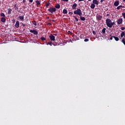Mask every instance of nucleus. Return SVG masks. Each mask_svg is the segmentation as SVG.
<instances>
[{"label": "nucleus", "instance_id": "obj_1", "mask_svg": "<svg viewBox=\"0 0 125 125\" xmlns=\"http://www.w3.org/2000/svg\"><path fill=\"white\" fill-rule=\"evenodd\" d=\"M74 14H77L78 15H79V16H82L83 15V13L82 12V10H81V9H78L76 10H75L74 11Z\"/></svg>", "mask_w": 125, "mask_h": 125}, {"label": "nucleus", "instance_id": "obj_2", "mask_svg": "<svg viewBox=\"0 0 125 125\" xmlns=\"http://www.w3.org/2000/svg\"><path fill=\"white\" fill-rule=\"evenodd\" d=\"M111 22L112 21L110 19H106V20H105V23L106 24V25L107 26V27H109V28H110Z\"/></svg>", "mask_w": 125, "mask_h": 125}, {"label": "nucleus", "instance_id": "obj_3", "mask_svg": "<svg viewBox=\"0 0 125 125\" xmlns=\"http://www.w3.org/2000/svg\"><path fill=\"white\" fill-rule=\"evenodd\" d=\"M48 11L50 12V13H53V12H55L56 11V8L55 7H50L49 9H48Z\"/></svg>", "mask_w": 125, "mask_h": 125}, {"label": "nucleus", "instance_id": "obj_4", "mask_svg": "<svg viewBox=\"0 0 125 125\" xmlns=\"http://www.w3.org/2000/svg\"><path fill=\"white\" fill-rule=\"evenodd\" d=\"M49 38L51 41H52L53 42H54V41H55V37H54L53 34H51L49 36Z\"/></svg>", "mask_w": 125, "mask_h": 125}, {"label": "nucleus", "instance_id": "obj_5", "mask_svg": "<svg viewBox=\"0 0 125 125\" xmlns=\"http://www.w3.org/2000/svg\"><path fill=\"white\" fill-rule=\"evenodd\" d=\"M30 33H32L33 34H34V35H35L36 36H37L38 33V31H37L36 30H32L31 29L30 30Z\"/></svg>", "mask_w": 125, "mask_h": 125}, {"label": "nucleus", "instance_id": "obj_6", "mask_svg": "<svg viewBox=\"0 0 125 125\" xmlns=\"http://www.w3.org/2000/svg\"><path fill=\"white\" fill-rule=\"evenodd\" d=\"M117 24H118V25H120V24H122V23H123V19L120 18L118 20V21H117Z\"/></svg>", "mask_w": 125, "mask_h": 125}, {"label": "nucleus", "instance_id": "obj_7", "mask_svg": "<svg viewBox=\"0 0 125 125\" xmlns=\"http://www.w3.org/2000/svg\"><path fill=\"white\" fill-rule=\"evenodd\" d=\"M20 26V24L19 23V21H17L15 25V27H16V28H19Z\"/></svg>", "mask_w": 125, "mask_h": 125}, {"label": "nucleus", "instance_id": "obj_8", "mask_svg": "<svg viewBox=\"0 0 125 125\" xmlns=\"http://www.w3.org/2000/svg\"><path fill=\"white\" fill-rule=\"evenodd\" d=\"M14 9L15 10H17L18 12H20V11H18V5H17V4H15L14 5Z\"/></svg>", "mask_w": 125, "mask_h": 125}, {"label": "nucleus", "instance_id": "obj_9", "mask_svg": "<svg viewBox=\"0 0 125 125\" xmlns=\"http://www.w3.org/2000/svg\"><path fill=\"white\" fill-rule=\"evenodd\" d=\"M96 18L97 20H102L103 17L102 16H101V15H97L96 16Z\"/></svg>", "mask_w": 125, "mask_h": 125}, {"label": "nucleus", "instance_id": "obj_10", "mask_svg": "<svg viewBox=\"0 0 125 125\" xmlns=\"http://www.w3.org/2000/svg\"><path fill=\"white\" fill-rule=\"evenodd\" d=\"M119 4H120L119 0L115 1L114 3V6H118V5H119Z\"/></svg>", "mask_w": 125, "mask_h": 125}, {"label": "nucleus", "instance_id": "obj_11", "mask_svg": "<svg viewBox=\"0 0 125 125\" xmlns=\"http://www.w3.org/2000/svg\"><path fill=\"white\" fill-rule=\"evenodd\" d=\"M6 21V19H5V18L2 17L1 18V21L3 23H5V21Z\"/></svg>", "mask_w": 125, "mask_h": 125}, {"label": "nucleus", "instance_id": "obj_12", "mask_svg": "<svg viewBox=\"0 0 125 125\" xmlns=\"http://www.w3.org/2000/svg\"><path fill=\"white\" fill-rule=\"evenodd\" d=\"M93 3L94 4H97V5H98V1L97 0H93Z\"/></svg>", "mask_w": 125, "mask_h": 125}, {"label": "nucleus", "instance_id": "obj_13", "mask_svg": "<svg viewBox=\"0 0 125 125\" xmlns=\"http://www.w3.org/2000/svg\"><path fill=\"white\" fill-rule=\"evenodd\" d=\"M77 3H75L73 4V6H72V8L73 9H76L77 8Z\"/></svg>", "mask_w": 125, "mask_h": 125}, {"label": "nucleus", "instance_id": "obj_14", "mask_svg": "<svg viewBox=\"0 0 125 125\" xmlns=\"http://www.w3.org/2000/svg\"><path fill=\"white\" fill-rule=\"evenodd\" d=\"M113 38H114L115 41H116V42H118V41L120 40V39H119V37L117 36H113Z\"/></svg>", "mask_w": 125, "mask_h": 125}, {"label": "nucleus", "instance_id": "obj_15", "mask_svg": "<svg viewBox=\"0 0 125 125\" xmlns=\"http://www.w3.org/2000/svg\"><path fill=\"white\" fill-rule=\"evenodd\" d=\"M122 7L123 8H125V6H123V5H120L119 6H118L117 7V9H118V10H119V9H121V8H122Z\"/></svg>", "mask_w": 125, "mask_h": 125}, {"label": "nucleus", "instance_id": "obj_16", "mask_svg": "<svg viewBox=\"0 0 125 125\" xmlns=\"http://www.w3.org/2000/svg\"><path fill=\"white\" fill-rule=\"evenodd\" d=\"M80 16V19L82 21H85V18L84 17H82V16Z\"/></svg>", "mask_w": 125, "mask_h": 125}, {"label": "nucleus", "instance_id": "obj_17", "mask_svg": "<svg viewBox=\"0 0 125 125\" xmlns=\"http://www.w3.org/2000/svg\"><path fill=\"white\" fill-rule=\"evenodd\" d=\"M19 18L22 21V20H24V16H19Z\"/></svg>", "mask_w": 125, "mask_h": 125}, {"label": "nucleus", "instance_id": "obj_18", "mask_svg": "<svg viewBox=\"0 0 125 125\" xmlns=\"http://www.w3.org/2000/svg\"><path fill=\"white\" fill-rule=\"evenodd\" d=\"M36 5L38 6V5H40L41 4V1H40L39 0H37L36 1Z\"/></svg>", "mask_w": 125, "mask_h": 125}, {"label": "nucleus", "instance_id": "obj_19", "mask_svg": "<svg viewBox=\"0 0 125 125\" xmlns=\"http://www.w3.org/2000/svg\"><path fill=\"white\" fill-rule=\"evenodd\" d=\"M11 11H12V9L10 8L8 9V14H11Z\"/></svg>", "mask_w": 125, "mask_h": 125}, {"label": "nucleus", "instance_id": "obj_20", "mask_svg": "<svg viewBox=\"0 0 125 125\" xmlns=\"http://www.w3.org/2000/svg\"><path fill=\"white\" fill-rule=\"evenodd\" d=\"M91 8H92V9H94L95 7V4H91V6H90Z\"/></svg>", "mask_w": 125, "mask_h": 125}, {"label": "nucleus", "instance_id": "obj_21", "mask_svg": "<svg viewBox=\"0 0 125 125\" xmlns=\"http://www.w3.org/2000/svg\"><path fill=\"white\" fill-rule=\"evenodd\" d=\"M49 4H50V3L47 2H45V6L46 7H48V6H49Z\"/></svg>", "mask_w": 125, "mask_h": 125}, {"label": "nucleus", "instance_id": "obj_22", "mask_svg": "<svg viewBox=\"0 0 125 125\" xmlns=\"http://www.w3.org/2000/svg\"><path fill=\"white\" fill-rule=\"evenodd\" d=\"M55 7L56 8H58V9H59V8H60V4H57L55 6Z\"/></svg>", "mask_w": 125, "mask_h": 125}, {"label": "nucleus", "instance_id": "obj_23", "mask_svg": "<svg viewBox=\"0 0 125 125\" xmlns=\"http://www.w3.org/2000/svg\"><path fill=\"white\" fill-rule=\"evenodd\" d=\"M125 31H122V33L121 34V38H123V37H124V36H125Z\"/></svg>", "mask_w": 125, "mask_h": 125}, {"label": "nucleus", "instance_id": "obj_24", "mask_svg": "<svg viewBox=\"0 0 125 125\" xmlns=\"http://www.w3.org/2000/svg\"><path fill=\"white\" fill-rule=\"evenodd\" d=\"M105 33H106V28H104L102 29V33L103 34H105Z\"/></svg>", "mask_w": 125, "mask_h": 125}, {"label": "nucleus", "instance_id": "obj_25", "mask_svg": "<svg viewBox=\"0 0 125 125\" xmlns=\"http://www.w3.org/2000/svg\"><path fill=\"white\" fill-rule=\"evenodd\" d=\"M63 14H67L68 13V12L67 11L66 9H63Z\"/></svg>", "mask_w": 125, "mask_h": 125}, {"label": "nucleus", "instance_id": "obj_26", "mask_svg": "<svg viewBox=\"0 0 125 125\" xmlns=\"http://www.w3.org/2000/svg\"><path fill=\"white\" fill-rule=\"evenodd\" d=\"M115 25V22H112L111 21V23H110V26L109 28H112V27H113V26Z\"/></svg>", "mask_w": 125, "mask_h": 125}, {"label": "nucleus", "instance_id": "obj_27", "mask_svg": "<svg viewBox=\"0 0 125 125\" xmlns=\"http://www.w3.org/2000/svg\"><path fill=\"white\" fill-rule=\"evenodd\" d=\"M52 44L54 46H56V45H59V44H58V43H56L55 42H53Z\"/></svg>", "mask_w": 125, "mask_h": 125}, {"label": "nucleus", "instance_id": "obj_28", "mask_svg": "<svg viewBox=\"0 0 125 125\" xmlns=\"http://www.w3.org/2000/svg\"><path fill=\"white\" fill-rule=\"evenodd\" d=\"M0 16L1 17H5V15H4V13H0Z\"/></svg>", "mask_w": 125, "mask_h": 125}, {"label": "nucleus", "instance_id": "obj_29", "mask_svg": "<svg viewBox=\"0 0 125 125\" xmlns=\"http://www.w3.org/2000/svg\"><path fill=\"white\" fill-rule=\"evenodd\" d=\"M52 42H48L47 43V45H48V44H49V45H50L51 46H52Z\"/></svg>", "mask_w": 125, "mask_h": 125}, {"label": "nucleus", "instance_id": "obj_30", "mask_svg": "<svg viewBox=\"0 0 125 125\" xmlns=\"http://www.w3.org/2000/svg\"><path fill=\"white\" fill-rule=\"evenodd\" d=\"M32 23L33 24H34L35 26H37V22L36 21H33Z\"/></svg>", "mask_w": 125, "mask_h": 125}, {"label": "nucleus", "instance_id": "obj_31", "mask_svg": "<svg viewBox=\"0 0 125 125\" xmlns=\"http://www.w3.org/2000/svg\"><path fill=\"white\" fill-rule=\"evenodd\" d=\"M41 39L42 41H46V39H45V38L43 37H41Z\"/></svg>", "mask_w": 125, "mask_h": 125}, {"label": "nucleus", "instance_id": "obj_32", "mask_svg": "<svg viewBox=\"0 0 125 125\" xmlns=\"http://www.w3.org/2000/svg\"><path fill=\"white\" fill-rule=\"evenodd\" d=\"M73 17H74L75 20L77 21V22H78V21H79V19L78 18H77V17L76 16H73Z\"/></svg>", "mask_w": 125, "mask_h": 125}, {"label": "nucleus", "instance_id": "obj_33", "mask_svg": "<svg viewBox=\"0 0 125 125\" xmlns=\"http://www.w3.org/2000/svg\"><path fill=\"white\" fill-rule=\"evenodd\" d=\"M89 41V40L87 39H84V42H88Z\"/></svg>", "mask_w": 125, "mask_h": 125}, {"label": "nucleus", "instance_id": "obj_34", "mask_svg": "<svg viewBox=\"0 0 125 125\" xmlns=\"http://www.w3.org/2000/svg\"><path fill=\"white\" fill-rule=\"evenodd\" d=\"M122 16H123L124 18L125 19V13H122Z\"/></svg>", "mask_w": 125, "mask_h": 125}, {"label": "nucleus", "instance_id": "obj_35", "mask_svg": "<svg viewBox=\"0 0 125 125\" xmlns=\"http://www.w3.org/2000/svg\"><path fill=\"white\" fill-rule=\"evenodd\" d=\"M110 36L111 37L110 38V40H111V41H112V40H113V36H112V35H110Z\"/></svg>", "mask_w": 125, "mask_h": 125}, {"label": "nucleus", "instance_id": "obj_36", "mask_svg": "<svg viewBox=\"0 0 125 125\" xmlns=\"http://www.w3.org/2000/svg\"><path fill=\"white\" fill-rule=\"evenodd\" d=\"M121 30L122 31H124V30H125V27H121Z\"/></svg>", "mask_w": 125, "mask_h": 125}, {"label": "nucleus", "instance_id": "obj_37", "mask_svg": "<svg viewBox=\"0 0 125 125\" xmlns=\"http://www.w3.org/2000/svg\"><path fill=\"white\" fill-rule=\"evenodd\" d=\"M92 33H93V35H96V32H95V31H93L92 32Z\"/></svg>", "mask_w": 125, "mask_h": 125}, {"label": "nucleus", "instance_id": "obj_38", "mask_svg": "<svg viewBox=\"0 0 125 125\" xmlns=\"http://www.w3.org/2000/svg\"><path fill=\"white\" fill-rule=\"evenodd\" d=\"M22 26H23V27H25L26 26V24L22 23Z\"/></svg>", "mask_w": 125, "mask_h": 125}, {"label": "nucleus", "instance_id": "obj_39", "mask_svg": "<svg viewBox=\"0 0 125 125\" xmlns=\"http://www.w3.org/2000/svg\"><path fill=\"white\" fill-rule=\"evenodd\" d=\"M68 14H71V15H72V14H73V12H69Z\"/></svg>", "mask_w": 125, "mask_h": 125}, {"label": "nucleus", "instance_id": "obj_40", "mask_svg": "<svg viewBox=\"0 0 125 125\" xmlns=\"http://www.w3.org/2000/svg\"><path fill=\"white\" fill-rule=\"evenodd\" d=\"M25 2H26V0H23V3H25Z\"/></svg>", "mask_w": 125, "mask_h": 125}, {"label": "nucleus", "instance_id": "obj_41", "mask_svg": "<svg viewBox=\"0 0 125 125\" xmlns=\"http://www.w3.org/2000/svg\"><path fill=\"white\" fill-rule=\"evenodd\" d=\"M48 25H49V26H51V25H52V24H51V23H48Z\"/></svg>", "mask_w": 125, "mask_h": 125}, {"label": "nucleus", "instance_id": "obj_42", "mask_svg": "<svg viewBox=\"0 0 125 125\" xmlns=\"http://www.w3.org/2000/svg\"><path fill=\"white\" fill-rule=\"evenodd\" d=\"M33 0H29V2H33Z\"/></svg>", "mask_w": 125, "mask_h": 125}, {"label": "nucleus", "instance_id": "obj_43", "mask_svg": "<svg viewBox=\"0 0 125 125\" xmlns=\"http://www.w3.org/2000/svg\"><path fill=\"white\" fill-rule=\"evenodd\" d=\"M84 0H78V1H83Z\"/></svg>", "mask_w": 125, "mask_h": 125}, {"label": "nucleus", "instance_id": "obj_44", "mask_svg": "<svg viewBox=\"0 0 125 125\" xmlns=\"http://www.w3.org/2000/svg\"><path fill=\"white\" fill-rule=\"evenodd\" d=\"M104 1H105V0H101V2H103Z\"/></svg>", "mask_w": 125, "mask_h": 125}, {"label": "nucleus", "instance_id": "obj_45", "mask_svg": "<svg viewBox=\"0 0 125 125\" xmlns=\"http://www.w3.org/2000/svg\"><path fill=\"white\" fill-rule=\"evenodd\" d=\"M63 0V1H68V0Z\"/></svg>", "mask_w": 125, "mask_h": 125}, {"label": "nucleus", "instance_id": "obj_46", "mask_svg": "<svg viewBox=\"0 0 125 125\" xmlns=\"http://www.w3.org/2000/svg\"><path fill=\"white\" fill-rule=\"evenodd\" d=\"M53 36H57V34H54Z\"/></svg>", "mask_w": 125, "mask_h": 125}, {"label": "nucleus", "instance_id": "obj_47", "mask_svg": "<svg viewBox=\"0 0 125 125\" xmlns=\"http://www.w3.org/2000/svg\"><path fill=\"white\" fill-rule=\"evenodd\" d=\"M109 15H110V14H106V16H109Z\"/></svg>", "mask_w": 125, "mask_h": 125}, {"label": "nucleus", "instance_id": "obj_48", "mask_svg": "<svg viewBox=\"0 0 125 125\" xmlns=\"http://www.w3.org/2000/svg\"><path fill=\"white\" fill-rule=\"evenodd\" d=\"M88 0V1H90L91 0Z\"/></svg>", "mask_w": 125, "mask_h": 125}, {"label": "nucleus", "instance_id": "obj_49", "mask_svg": "<svg viewBox=\"0 0 125 125\" xmlns=\"http://www.w3.org/2000/svg\"><path fill=\"white\" fill-rule=\"evenodd\" d=\"M53 21V22H55V21L54 20H53V21Z\"/></svg>", "mask_w": 125, "mask_h": 125}, {"label": "nucleus", "instance_id": "obj_50", "mask_svg": "<svg viewBox=\"0 0 125 125\" xmlns=\"http://www.w3.org/2000/svg\"><path fill=\"white\" fill-rule=\"evenodd\" d=\"M123 1H125V0H123Z\"/></svg>", "mask_w": 125, "mask_h": 125}, {"label": "nucleus", "instance_id": "obj_51", "mask_svg": "<svg viewBox=\"0 0 125 125\" xmlns=\"http://www.w3.org/2000/svg\"><path fill=\"white\" fill-rule=\"evenodd\" d=\"M74 22H76V20L74 21Z\"/></svg>", "mask_w": 125, "mask_h": 125}, {"label": "nucleus", "instance_id": "obj_52", "mask_svg": "<svg viewBox=\"0 0 125 125\" xmlns=\"http://www.w3.org/2000/svg\"><path fill=\"white\" fill-rule=\"evenodd\" d=\"M47 18H49V17H48Z\"/></svg>", "mask_w": 125, "mask_h": 125}]
</instances>
